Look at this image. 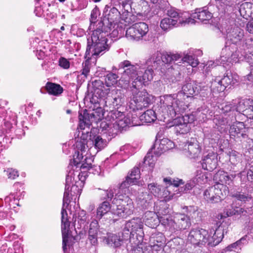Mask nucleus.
I'll list each match as a JSON object with an SVG mask.
<instances>
[{"label": "nucleus", "mask_w": 253, "mask_h": 253, "mask_svg": "<svg viewBox=\"0 0 253 253\" xmlns=\"http://www.w3.org/2000/svg\"><path fill=\"white\" fill-rule=\"evenodd\" d=\"M140 178V175H129L126 177V180L123 182L119 187V192L122 191L123 193L124 191H126V189L128 186V185L141 184V182L139 180Z\"/></svg>", "instance_id": "72a5a7b5"}, {"label": "nucleus", "mask_w": 253, "mask_h": 253, "mask_svg": "<svg viewBox=\"0 0 253 253\" xmlns=\"http://www.w3.org/2000/svg\"><path fill=\"white\" fill-rule=\"evenodd\" d=\"M119 12L115 7L110 8L109 12L105 14L103 19L99 21L95 25L98 28L104 29V31H110L111 26L113 23L117 20L119 16Z\"/></svg>", "instance_id": "ddd939ff"}, {"label": "nucleus", "mask_w": 253, "mask_h": 253, "mask_svg": "<svg viewBox=\"0 0 253 253\" xmlns=\"http://www.w3.org/2000/svg\"><path fill=\"white\" fill-rule=\"evenodd\" d=\"M168 14L169 16V18H170L173 19H179L180 18L184 20L182 17L180 16L179 14L174 10L170 9L168 10Z\"/></svg>", "instance_id": "680f3d73"}, {"label": "nucleus", "mask_w": 253, "mask_h": 253, "mask_svg": "<svg viewBox=\"0 0 253 253\" xmlns=\"http://www.w3.org/2000/svg\"><path fill=\"white\" fill-rule=\"evenodd\" d=\"M185 24V20H183L182 19H173L170 18H165L162 20L160 26L163 30L166 31L174 27Z\"/></svg>", "instance_id": "7c9ffc66"}, {"label": "nucleus", "mask_w": 253, "mask_h": 253, "mask_svg": "<svg viewBox=\"0 0 253 253\" xmlns=\"http://www.w3.org/2000/svg\"><path fill=\"white\" fill-rule=\"evenodd\" d=\"M111 205L107 201L100 204L97 209L96 218L100 219L103 215L107 213L111 210Z\"/></svg>", "instance_id": "58836bf2"}, {"label": "nucleus", "mask_w": 253, "mask_h": 253, "mask_svg": "<svg viewBox=\"0 0 253 253\" xmlns=\"http://www.w3.org/2000/svg\"><path fill=\"white\" fill-rule=\"evenodd\" d=\"M253 4L249 2H244L241 4L239 12L241 15L246 18L250 17L253 13Z\"/></svg>", "instance_id": "ea45409f"}, {"label": "nucleus", "mask_w": 253, "mask_h": 253, "mask_svg": "<svg viewBox=\"0 0 253 253\" xmlns=\"http://www.w3.org/2000/svg\"><path fill=\"white\" fill-rule=\"evenodd\" d=\"M181 57L179 55L176 54H171V53H166L162 55V61L164 63V66L167 68V71L166 72L167 74H171L172 75L179 74V71L176 70L178 68V66L177 63L174 62L178 61Z\"/></svg>", "instance_id": "f8f14e48"}, {"label": "nucleus", "mask_w": 253, "mask_h": 253, "mask_svg": "<svg viewBox=\"0 0 253 253\" xmlns=\"http://www.w3.org/2000/svg\"><path fill=\"white\" fill-rule=\"evenodd\" d=\"M121 240L123 244L129 240V243L132 245V250L135 249L139 245H141V244H135L137 242V239H136L135 234L132 233L129 229L126 228V226L121 233Z\"/></svg>", "instance_id": "473e14b6"}, {"label": "nucleus", "mask_w": 253, "mask_h": 253, "mask_svg": "<svg viewBox=\"0 0 253 253\" xmlns=\"http://www.w3.org/2000/svg\"><path fill=\"white\" fill-rule=\"evenodd\" d=\"M150 102V96L146 91L133 92L130 100V108L133 110H141L148 107Z\"/></svg>", "instance_id": "1a4fd4ad"}, {"label": "nucleus", "mask_w": 253, "mask_h": 253, "mask_svg": "<svg viewBox=\"0 0 253 253\" xmlns=\"http://www.w3.org/2000/svg\"><path fill=\"white\" fill-rule=\"evenodd\" d=\"M59 65L64 69H68L70 67L69 61L64 57H61L59 60Z\"/></svg>", "instance_id": "e2e57ef3"}, {"label": "nucleus", "mask_w": 253, "mask_h": 253, "mask_svg": "<svg viewBox=\"0 0 253 253\" xmlns=\"http://www.w3.org/2000/svg\"><path fill=\"white\" fill-rule=\"evenodd\" d=\"M187 240L195 246L209 247V234L207 230L202 228L192 229L188 234Z\"/></svg>", "instance_id": "423d86ee"}, {"label": "nucleus", "mask_w": 253, "mask_h": 253, "mask_svg": "<svg viewBox=\"0 0 253 253\" xmlns=\"http://www.w3.org/2000/svg\"><path fill=\"white\" fill-rule=\"evenodd\" d=\"M148 188L150 191L151 193L155 196H157V195L158 194L160 191V188L157 187L156 185L154 183L149 184L148 185Z\"/></svg>", "instance_id": "0e129e2a"}, {"label": "nucleus", "mask_w": 253, "mask_h": 253, "mask_svg": "<svg viewBox=\"0 0 253 253\" xmlns=\"http://www.w3.org/2000/svg\"><path fill=\"white\" fill-rule=\"evenodd\" d=\"M153 68L147 66V69L141 76L140 74L137 76L134 81H132V85L134 88H137L145 83L152 80L154 73Z\"/></svg>", "instance_id": "a878e982"}, {"label": "nucleus", "mask_w": 253, "mask_h": 253, "mask_svg": "<svg viewBox=\"0 0 253 253\" xmlns=\"http://www.w3.org/2000/svg\"><path fill=\"white\" fill-rule=\"evenodd\" d=\"M76 193L74 194V192H72V194L74 195H72L71 193V186L69 185H67V184H65V192L64 194L63 199V207H67L69 203L70 202V199L73 198V197L77 195H80L81 193H77V191H76Z\"/></svg>", "instance_id": "37998d69"}, {"label": "nucleus", "mask_w": 253, "mask_h": 253, "mask_svg": "<svg viewBox=\"0 0 253 253\" xmlns=\"http://www.w3.org/2000/svg\"><path fill=\"white\" fill-rule=\"evenodd\" d=\"M174 146L173 142L168 138H163L161 140H156L154 144L149 152L151 154L153 153L156 158L160 156L163 153L173 148Z\"/></svg>", "instance_id": "2eb2a0df"}, {"label": "nucleus", "mask_w": 253, "mask_h": 253, "mask_svg": "<svg viewBox=\"0 0 253 253\" xmlns=\"http://www.w3.org/2000/svg\"><path fill=\"white\" fill-rule=\"evenodd\" d=\"M217 155L213 152H210L202 159V168L209 171H211L216 168Z\"/></svg>", "instance_id": "bb28decb"}, {"label": "nucleus", "mask_w": 253, "mask_h": 253, "mask_svg": "<svg viewBox=\"0 0 253 253\" xmlns=\"http://www.w3.org/2000/svg\"><path fill=\"white\" fill-rule=\"evenodd\" d=\"M156 119L157 117L155 112L151 109L147 110L140 116V120L146 123L154 122Z\"/></svg>", "instance_id": "c03bdc74"}, {"label": "nucleus", "mask_w": 253, "mask_h": 253, "mask_svg": "<svg viewBox=\"0 0 253 253\" xmlns=\"http://www.w3.org/2000/svg\"><path fill=\"white\" fill-rule=\"evenodd\" d=\"M74 157H75V156H74ZM81 158L83 159V157L82 156H80L78 153L77 157L74 158L73 161L71 162L68 167L69 169H73V173L71 172V170L69 171V173L73 174L75 171L78 172V171L77 170H76V169L79 168V170H81V171L79 172V174H81V173H85L87 172V170H88L89 174L93 173L94 172L92 170L93 169L91 168V165L87 163H81L80 162Z\"/></svg>", "instance_id": "412c9836"}, {"label": "nucleus", "mask_w": 253, "mask_h": 253, "mask_svg": "<svg viewBox=\"0 0 253 253\" xmlns=\"http://www.w3.org/2000/svg\"><path fill=\"white\" fill-rule=\"evenodd\" d=\"M125 226L132 233L135 234L137 239L136 244H141L143 239V223L139 218H133L127 222Z\"/></svg>", "instance_id": "dca6fc26"}, {"label": "nucleus", "mask_w": 253, "mask_h": 253, "mask_svg": "<svg viewBox=\"0 0 253 253\" xmlns=\"http://www.w3.org/2000/svg\"><path fill=\"white\" fill-rule=\"evenodd\" d=\"M155 240H154V244L151 245V248L152 250L158 251L161 250L164 247V243L162 241L159 242L158 240H156V243L155 242Z\"/></svg>", "instance_id": "bf43d9fd"}, {"label": "nucleus", "mask_w": 253, "mask_h": 253, "mask_svg": "<svg viewBox=\"0 0 253 253\" xmlns=\"http://www.w3.org/2000/svg\"><path fill=\"white\" fill-rule=\"evenodd\" d=\"M181 60L183 61L182 63H187L193 67H196L199 64L197 59L192 55H186Z\"/></svg>", "instance_id": "8fccbe9b"}, {"label": "nucleus", "mask_w": 253, "mask_h": 253, "mask_svg": "<svg viewBox=\"0 0 253 253\" xmlns=\"http://www.w3.org/2000/svg\"><path fill=\"white\" fill-rule=\"evenodd\" d=\"M248 128L243 122H237L230 126L229 132L231 135L237 137L246 138Z\"/></svg>", "instance_id": "c85d7f7f"}, {"label": "nucleus", "mask_w": 253, "mask_h": 253, "mask_svg": "<svg viewBox=\"0 0 253 253\" xmlns=\"http://www.w3.org/2000/svg\"><path fill=\"white\" fill-rule=\"evenodd\" d=\"M129 124L127 119H117L114 123H111L110 128L109 129L108 133L112 136L117 135L122 129Z\"/></svg>", "instance_id": "2f4dec72"}, {"label": "nucleus", "mask_w": 253, "mask_h": 253, "mask_svg": "<svg viewBox=\"0 0 253 253\" xmlns=\"http://www.w3.org/2000/svg\"><path fill=\"white\" fill-rule=\"evenodd\" d=\"M103 242L104 244L110 247L120 249V247L123 245V243L121 240V236L117 234L108 233L107 236L103 238Z\"/></svg>", "instance_id": "cd10ccee"}, {"label": "nucleus", "mask_w": 253, "mask_h": 253, "mask_svg": "<svg viewBox=\"0 0 253 253\" xmlns=\"http://www.w3.org/2000/svg\"><path fill=\"white\" fill-rule=\"evenodd\" d=\"M231 196L232 197L235 198L238 200L243 202L249 201L252 198L251 195L242 192V191L233 193L231 194Z\"/></svg>", "instance_id": "de8ad7c7"}, {"label": "nucleus", "mask_w": 253, "mask_h": 253, "mask_svg": "<svg viewBox=\"0 0 253 253\" xmlns=\"http://www.w3.org/2000/svg\"><path fill=\"white\" fill-rule=\"evenodd\" d=\"M164 181L166 182H169L170 184L173 185L174 186L177 187L179 186L181 184H183L182 179H179L178 180L173 179L172 181L170 178H165Z\"/></svg>", "instance_id": "69168bd1"}, {"label": "nucleus", "mask_w": 253, "mask_h": 253, "mask_svg": "<svg viewBox=\"0 0 253 253\" xmlns=\"http://www.w3.org/2000/svg\"><path fill=\"white\" fill-rule=\"evenodd\" d=\"M113 92L115 94H113L112 105L115 109H118L119 106H121L124 103V95L119 89L114 90Z\"/></svg>", "instance_id": "a19ab883"}, {"label": "nucleus", "mask_w": 253, "mask_h": 253, "mask_svg": "<svg viewBox=\"0 0 253 253\" xmlns=\"http://www.w3.org/2000/svg\"><path fill=\"white\" fill-rule=\"evenodd\" d=\"M217 228L215 229L212 236L209 234V247H213L218 245L222 240L225 233H227L226 229H224L222 223L220 222Z\"/></svg>", "instance_id": "b1692460"}, {"label": "nucleus", "mask_w": 253, "mask_h": 253, "mask_svg": "<svg viewBox=\"0 0 253 253\" xmlns=\"http://www.w3.org/2000/svg\"><path fill=\"white\" fill-rule=\"evenodd\" d=\"M244 45L248 49L253 48V38H248L245 41Z\"/></svg>", "instance_id": "774afa93"}, {"label": "nucleus", "mask_w": 253, "mask_h": 253, "mask_svg": "<svg viewBox=\"0 0 253 253\" xmlns=\"http://www.w3.org/2000/svg\"><path fill=\"white\" fill-rule=\"evenodd\" d=\"M212 17V15L210 11L207 9L200 8L196 9V11L191 15V17L186 18L185 20V22L186 24H193L196 23V19L201 22H204L209 21Z\"/></svg>", "instance_id": "4be33fe9"}, {"label": "nucleus", "mask_w": 253, "mask_h": 253, "mask_svg": "<svg viewBox=\"0 0 253 253\" xmlns=\"http://www.w3.org/2000/svg\"><path fill=\"white\" fill-rule=\"evenodd\" d=\"M92 112L88 114L87 112L84 111V114L83 115L81 112L79 113V120L80 122V126H83V124L84 126H90L91 122L93 121H96L101 119L104 116V112L103 109L99 106L98 103H95L93 105L92 108Z\"/></svg>", "instance_id": "0eeeda50"}, {"label": "nucleus", "mask_w": 253, "mask_h": 253, "mask_svg": "<svg viewBox=\"0 0 253 253\" xmlns=\"http://www.w3.org/2000/svg\"><path fill=\"white\" fill-rule=\"evenodd\" d=\"M74 227L78 233L77 229L80 230L79 233H80L83 231H85L87 229V224L88 223L86 218L77 217L74 221Z\"/></svg>", "instance_id": "79ce46f5"}, {"label": "nucleus", "mask_w": 253, "mask_h": 253, "mask_svg": "<svg viewBox=\"0 0 253 253\" xmlns=\"http://www.w3.org/2000/svg\"><path fill=\"white\" fill-rule=\"evenodd\" d=\"M114 189L112 188H109L106 190H102L101 193V199L102 200H109L111 201L114 197Z\"/></svg>", "instance_id": "6e6d98bb"}, {"label": "nucleus", "mask_w": 253, "mask_h": 253, "mask_svg": "<svg viewBox=\"0 0 253 253\" xmlns=\"http://www.w3.org/2000/svg\"><path fill=\"white\" fill-rule=\"evenodd\" d=\"M228 193V187L223 184H215L206 189L204 193L205 199L209 203H217Z\"/></svg>", "instance_id": "39448f33"}, {"label": "nucleus", "mask_w": 253, "mask_h": 253, "mask_svg": "<svg viewBox=\"0 0 253 253\" xmlns=\"http://www.w3.org/2000/svg\"><path fill=\"white\" fill-rule=\"evenodd\" d=\"M148 31V26L145 23H135L127 29L126 37L130 41H138L145 36Z\"/></svg>", "instance_id": "6e6552de"}, {"label": "nucleus", "mask_w": 253, "mask_h": 253, "mask_svg": "<svg viewBox=\"0 0 253 253\" xmlns=\"http://www.w3.org/2000/svg\"><path fill=\"white\" fill-rule=\"evenodd\" d=\"M99 10L97 7H95L91 11V15H90V26L93 27V29L94 30L95 28V25L97 24L99 21H95L96 20L97 16L99 15Z\"/></svg>", "instance_id": "864d4df0"}, {"label": "nucleus", "mask_w": 253, "mask_h": 253, "mask_svg": "<svg viewBox=\"0 0 253 253\" xmlns=\"http://www.w3.org/2000/svg\"><path fill=\"white\" fill-rule=\"evenodd\" d=\"M137 66V65L131 64L128 60H125L121 62L119 65V69H124L122 78L127 82H129L130 80L134 81L140 74V72H142L141 71H138Z\"/></svg>", "instance_id": "9b49d317"}, {"label": "nucleus", "mask_w": 253, "mask_h": 253, "mask_svg": "<svg viewBox=\"0 0 253 253\" xmlns=\"http://www.w3.org/2000/svg\"><path fill=\"white\" fill-rule=\"evenodd\" d=\"M221 54V58L222 62L226 61L233 64L238 61L239 52L234 45L225 46L222 49Z\"/></svg>", "instance_id": "5701e85b"}, {"label": "nucleus", "mask_w": 253, "mask_h": 253, "mask_svg": "<svg viewBox=\"0 0 253 253\" xmlns=\"http://www.w3.org/2000/svg\"><path fill=\"white\" fill-rule=\"evenodd\" d=\"M183 145V150L189 158L194 159L200 155L201 152V147L199 142L196 139L191 138L190 141Z\"/></svg>", "instance_id": "6ab92c4d"}, {"label": "nucleus", "mask_w": 253, "mask_h": 253, "mask_svg": "<svg viewBox=\"0 0 253 253\" xmlns=\"http://www.w3.org/2000/svg\"><path fill=\"white\" fill-rule=\"evenodd\" d=\"M233 77L230 73H227L221 80L216 79L212 82L211 84V90L213 92H220L223 91L229 85L234 84Z\"/></svg>", "instance_id": "a211bd4d"}, {"label": "nucleus", "mask_w": 253, "mask_h": 253, "mask_svg": "<svg viewBox=\"0 0 253 253\" xmlns=\"http://www.w3.org/2000/svg\"><path fill=\"white\" fill-rule=\"evenodd\" d=\"M90 63L88 60H86L85 62L83 63V69L82 70V73L80 75H78V78H79L82 76H83V78H82L84 81L86 78L88 73L90 71Z\"/></svg>", "instance_id": "3c124183"}, {"label": "nucleus", "mask_w": 253, "mask_h": 253, "mask_svg": "<svg viewBox=\"0 0 253 253\" xmlns=\"http://www.w3.org/2000/svg\"><path fill=\"white\" fill-rule=\"evenodd\" d=\"M194 121L193 115H185L180 118L177 116L175 121V129L177 132L181 134L186 133L189 130L188 124L192 123Z\"/></svg>", "instance_id": "aec40b11"}, {"label": "nucleus", "mask_w": 253, "mask_h": 253, "mask_svg": "<svg viewBox=\"0 0 253 253\" xmlns=\"http://www.w3.org/2000/svg\"><path fill=\"white\" fill-rule=\"evenodd\" d=\"M70 222L68 219V214L66 210L62 207L61 211V231L62 235V244H63V249L65 251L66 245L69 239H72L71 232L69 229Z\"/></svg>", "instance_id": "f3484780"}, {"label": "nucleus", "mask_w": 253, "mask_h": 253, "mask_svg": "<svg viewBox=\"0 0 253 253\" xmlns=\"http://www.w3.org/2000/svg\"><path fill=\"white\" fill-rule=\"evenodd\" d=\"M235 175H214L213 180L216 181L219 179V181L215 182L216 184L230 185L232 182V178L234 177Z\"/></svg>", "instance_id": "49530a36"}, {"label": "nucleus", "mask_w": 253, "mask_h": 253, "mask_svg": "<svg viewBox=\"0 0 253 253\" xmlns=\"http://www.w3.org/2000/svg\"><path fill=\"white\" fill-rule=\"evenodd\" d=\"M162 54L159 52H156L147 60L146 64L147 66L156 69L161 63Z\"/></svg>", "instance_id": "f704fd0d"}, {"label": "nucleus", "mask_w": 253, "mask_h": 253, "mask_svg": "<svg viewBox=\"0 0 253 253\" xmlns=\"http://www.w3.org/2000/svg\"><path fill=\"white\" fill-rule=\"evenodd\" d=\"M162 207L158 211V215H159V218L161 217H166V218L168 219H172L168 214L169 212V210L168 208V206L167 204L164 203L161 205Z\"/></svg>", "instance_id": "5fc2aeb1"}, {"label": "nucleus", "mask_w": 253, "mask_h": 253, "mask_svg": "<svg viewBox=\"0 0 253 253\" xmlns=\"http://www.w3.org/2000/svg\"><path fill=\"white\" fill-rule=\"evenodd\" d=\"M201 86L194 82L185 84L182 88L181 91L179 92L177 95L169 94L164 96L161 107L167 112L168 117L173 119L176 115L183 113L187 108L183 101L179 98L182 95H186L187 97L197 95L199 93Z\"/></svg>", "instance_id": "f257e3e1"}, {"label": "nucleus", "mask_w": 253, "mask_h": 253, "mask_svg": "<svg viewBox=\"0 0 253 253\" xmlns=\"http://www.w3.org/2000/svg\"><path fill=\"white\" fill-rule=\"evenodd\" d=\"M45 88L49 94L54 96L61 94L63 91V88L60 85L50 82H47L46 84Z\"/></svg>", "instance_id": "c9c22d12"}, {"label": "nucleus", "mask_w": 253, "mask_h": 253, "mask_svg": "<svg viewBox=\"0 0 253 253\" xmlns=\"http://www.w3.org/2000/svg\"><path fill=\"white\" fill-rule=\"evenodd\" d=\"M118 76L114 73H109L105 77V84L107 86H111L116 84L118 81Z\"/></svg>", "instance_id": "09e8293b"}, {"label": "nucleus", "mask_w": 253, "mask_h": 253, "mask_svg": "<svg viewBox=\"0 0 253 253\" xmlns=\"http://www.w3.org/2000/svg\"><path fill=\"white\" fill-rule=\"evenodd\" d=\"M90 140L92 142L94 147L98 150H102L107 145V141L99 135H90Z\"/></svg>", "instance_id": "e433bc0d"}, {"label": "nucleus", "mask_w": 253, "mask_h": 253, "mask_svg": "<svg viewBox=\"0 0 253 253\" xmlns=\"http://www.w3.org/2000/svg\"><path fill=\"white\" fill-rule=\"evenodd\" d=\"M122 192H119L116 194L114 199L119 200V205L116 210H113L112 213L120 218H126L133 213L134 206L133 202L127 196H123Z\"/></svg>", "instance_id": "7ed1b4c3"}, {"label": "nucleus", "mask_w": 253, "mask_h": 253, "mask_svg": "<svg viewBox=\"0 0 253 253\" xmlns=\"http://www.w3.org/2000/svg\"><path fill=\"white\" fill-rule=\"evenodd\" d=\"M253 100H242L238 102V104H236L235 111L239 113H243L245 115L247 116V112L250 108Z\"/></svg>", "instance_id": "4c0bfd02"}, {"label": "nucleus", "mask_w": 253, "mask_h": 253, "mask_svg": "<svg viewBox=\"0 0 253 253\" xmlns=\"http://www.w3.org/2000/svg\"><path fill=\"white\" fill-rule=\"evenodd\" d=\"M247 243V241L246 240V237L244 236L241 238L237 242L229 245L226 248H225V252L227 251H233L236 250H240L244 245L246 244Z\"/></svg>", "instance_id": "a18cd8bd"}, {"label": "nucleus", "mask_w": 253, "mask_h": 253, "mask_svg": "<svg viewBox=\"0 0 253 253\" xmlns=\"http://www.w3.org/2000/svg\"><path fill=\"white\" fill-rule=\"evenodd\" d=\"M109 31H104V29L95 26L90 38L87 39V45L86 50V56H98L102 55L109 49V45L107 43L108 36Z\"/></svg>", "instance_id": "f03ea898"}, {"label": "nucleus", "mask_w": 253, "mask_h": 253, "mask_svg": "<svg viewBox=\"0 0 253 253\" xmlns=\"http://www.w3.org/2000/svg\"><path fill=\"white\" fill-rule=\"evenodd\" d=\"M99 225L98 221L96 219H93L89 224L88 230L98 232Z\"/></svg>", "instance_id": "052dcab7"}, {"label": "nucleus", "mask_w": 253, "mask_h": 253, "mask_svg": "<svg viewBox=\"0 0 253 253\" xmlns=\"http://www.w3.org/2000/svg\"><path fill=\"white\" fill-rule=\"evenodd\" d=\"M166 218V217H161L154 211H147L143 216V221L147 226L154 228L159 223H162L161 219Z\"/></svg>", "instance_id": "393cba45"}, {"label": "nucleus", "mask_w": 253, "mask_h": 253, "mask_svg": "<svg viewBox=\"0 0 253 253\" xmlns=\"http://www.w3.org/2000/svg\"><path fill=\"white\" fill-rule=\"evenodd\" d=\"M236 103L234 102L227 103L225 104H223L221 108L222 113H227L231 111L235 110Z\"/></svg>", "instance_id": "4d7b16f0"}, {"label": "nucleus", "mask_w": 253, "mask_h": 253, "mask_svg": "<svg viewBox=\"0 0 253 253\" xmlns=\"http://www.w3.org/2000/svg\"><path fill=\"white\" fill-rule=\"evenodd\" d=\"M157 161V158L150 152H148L145 157L142 164L134 167L131 170L130 174H140L141 172L152 173Z\"/></svg>", "instance_id": "9d476101"}, {"label": "nucleus", "mask_w": 253, "mask_h": 253, "mask_svg": "<svg viewBox=\"0 0 253 253\" xmlns=\"http://www.w3.org/2000/svg\"><path fill=\"white\" fill-rule=\"evenodd\" d=\"M87 175H67L66 184L71 186V195H74L77 193H81V188L84 185Z\"/></svg>", "instance_id": "4468645a"}, {"label": "nucleus", "mask_w": 253, "mask_h": 253, "mask_svg": "<svg viewBox=\"0 0 253 253\" xmlns=\"http://www.w3.org/2000/svg\"><path fill=\"white\" fill-rule=\"evenodd\" d=\"M244 33L243 30L238 27L229 29L226 31V39L230 41L234 44L239 42L243 38Z\"/></svg>", "instance_id": "c756f323"}, {"label": "nucleus", "mask_w": 253, "mask_h": 253, "mask_svg": "<svg viewBox=\"0 0 253 253\" xmlns=\"http://www.w3.org/2000/svg\"><path fill=\"white\" fill-rule=\"evenodd\" d=\"M131 253H153V251L151 250L143 251L142 248L139 245L135 249H132Z\"/></svg>", "instance_id": "338daca9"}, {"label": "nucleus", "mask_w": 253, "mask_h": 253, "mask_svg": "<svg viewBox=\"0 0 253 253\" xmlns=\"http://www.w3.org/2000/svg\"><path fill=\"white\" fill-rule=\"evenodd\" d=\"M87 241L92 246L96 247L98 244L97 235H88Z\"/></svg>", "instance_id": "13d9d810"}, {"label": "nucleus", "mask_w": 253, "mask_h": 253, "mask_svg": "<svg viewBox=\"0 0 253 253\" xmlns=\"http://www.w3.org/2000/svg\"><path fill=\"white\" fill-rule=\"evenodd\" d=\"M162 224L167 226L171 232L185 230L191 226L190 219L185 214L177 213L173 219H161Z\"/></svg>", "instance_id": "20e7f679"}, {"label": "nucleus", "mask_w": 253, "mask_h": 253, "mask_svg": "<svg viewBox=\"0 0 253 253\" xmlns=\"http://www.w3.org/2000/svg\"><path fill=\"white\" fill-rule=\"evenodd\" d=\"M183 209L186 210L187 216L189 218H195L198 215L197 208L194 206L185 207Z\"/></svg>", "instance_id": "603ef678"}]
</instances>
